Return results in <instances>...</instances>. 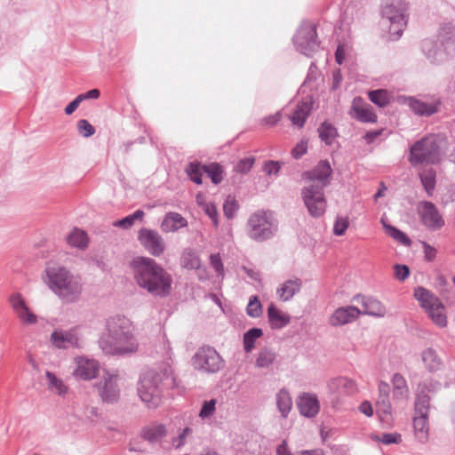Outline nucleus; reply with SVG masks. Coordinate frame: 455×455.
Returning <instances> with one entry per match:
<instances>
[{"instance_id":"obj_1","label":"nucleus","mask_w":455,"mask_h":455,"mask_svg":"<svg viewBox=\"0 0 455 455\" xmlns=\"http://www.w3.org/2000/svg\"><path fill=\"white\" fill-rule=\"evenodd\" d=\"M98 344L107 355L125 356L134 354L139 349L135 335V326L126 316L116 315L106 319L105 332Z\"/></svg>"},{"instance_id":"obj_2","label":"nucleus","mask_w":455,"mask_h":455,"mask_svg":"<svg viewBox=\"0 0 455 455\" xmlns=\"http://www.w3.org/2000/svg\"><path fill=\"white\" fill-rule=\"evenodd\" d=\"M136 283L156 297H166L171 293L172 275L155 259L139 256L131 262Z\"/></svg>"},{"instance_id":"obj_3","label":"nucleus","mask_w":455,"mask_h":455,"mask_svg":"<svg viewBox=\"0 0 455 455\" xmlns=\"http://www.w3.org/2000/svg\"><path fill=\"white\" fill-rule=\"evenodd\" d=\"M332 169L327 160L320 161L312 170L304 172L303 177L312 184L302 190V198L312 217L322 216L326 210L323 189L331 182Z\"/></svg>"},{"instance_id":"obj_4","label":"nucleus","mask_w":455,"mask_h":455,"mask_svg":"<svg viewBox=\"0 0 455 455\" xmlns=\"http://www.w3.org/2000/svg\"><path fill=\"white\" fill-rule=\"evenodd\" d=\"M177 387L173 370L167 365L161 371L148 370L143 372L138 385V395L147 407L156 408L162 403L164 391Z\"/></svg>"},{"instance_id":"obj_5","label":"nucleus","mask_w":455,"mask_h":455,"mask_svg":"<svg viewBox=\"0 0 455 455\" xmlns=\"http://www.w3.org/2000/svg\"><path fill=\"white\" fill-rule=\"evenodd\" d=\"M49 288L65 303L77 301L82 294L81 278L64 267H48L45 270Z\"/></svg>"},{"instance_id":"obj_6","label":"nucleus","mask_w":455,"mask_h":455,"mask_svg":"<svg viewBox=\"0 0 455 455\" xmlns=\"http://www.w3.org/2000/svg\"><path fill=\"white\" fill-rule=\"evenodd\" d=\"M278 228V223L272 212L259 210L253 212L247 221V233L250 238L263 242L272 238Z\"/></svg>"},{"instance_id":"obj_7","label":"nucleus","mask_w":455,"mask_h":455,"mask_svg":"<svg viewBox=\"0 0 455 455\" xmlns=\"http://www.w3.org/2000/svg\"><path fill=\"white\" fill-rule=\"evenodd\" d=\"M414 298L419 301V306L425 310L434 324L439 328L447 326L446 308L432 291L422 286H418L414 289Z\"/></svg>"},{"instance_id":"obj_8","label":"nucleus","mask_w":455,"mask_h":455,"mask_svg":"<svg viewBox=\"0 0 455 455\" xmlns=\"http://www.w3.org/2000/svg\"><path fill=\"white\" fill-rule=\"evenodd\" d=\"M407 9L408 4L404 0H387L382 4L381 15L389 22L388 32L393 40L400 38L406 27Z\"/></svg>"},{"instance_id":"obj_9","label":"nucleus","mask_w":455,"mask_h":455,"mask_svg":"<svg viewBox=\"0 0 455 455\" xmlns=\"http://www.w3.org/2000/svg\"><path fill=\"white\" fill-rule=\"evenodd\" d=\"M441 154L438 144L433 137H424L410 148L409 162L412 166L435 164L440 162Z\"/></svg>"},{"instance_id":"obj_10","label":"nucleus","mask_w":455,"mask_h":455,"mask_svg":"<svg viewBox=\"0 0 455 455\" xmlns=\"http://www.w3.org/2000/svg\"><path fill=\"white\" fill-rule=\"evenodd\" d=\"M293 43L297 51L306 56H312L319 48L315 25L303 22L293 37Z\"/></svg>"},{"instance_id":"obj_11","label":"nucleus","mask_w":455,"mask_h":455,"mask_svg":"<svg viewBox=\"0 0 455 455\" xmlns=\"http://www.w3.org/2000/svg\"><path fill=\"white\" fill-rule=\"evenodd\" d=\"M193 364L197 370L215 373L224 367L225 363L215 348L204 346L200 347L194 355Z\"/></svg>"},{"instance_id":"obj_12","label":"nucleus","mask_w":455,"mask_h":455,"mask_svg":"<svg viewBox=\"0 0 455 455\" xmlns=\"http://www.w3.org/2000/svg\"><path fill=\"white\" fill-rule=\"evenodd\" d=\"M50 340L58 349L82 347V337L77 326L68 330L56 329L51 334Z\"/></svg>"},{"instance_id":"obj_13","label":"nucleus","mask_w":455,"mask_h":455,"mask_svg":"<svg viewBox=\"0 0 455 455\" xmlns=\"http://www.w3.org/2000/svg\"><path fill=\"white\" fill-rule=\"evenodd\" d=\"M138 240L143 248L154 257H160L165 251V242L156 230L141 228L138 234Z\"/></svg>"},{"instance_id":"obj_14","label":"nucleus","mask_w":455,"mask_h":455,"mask_svg":"<svg viewBox=\"0 0 455 455\" xmlns=\"http://www.w3.org/2000/svg\"><path fill=\"white\" fill-rule=\"evenodd\" d=\"M312 100H306L297 103L290 102L285 108L284 116L291 122L293 126L300 129L304 126L312 110Z\"/></svg>"},{"instance_id":"obj_15","label":"nucleus","mask_w":455,"mask_h":455,"mask_svg":"<svg viewBox=\"0 0 455 455\" xmlns=\"http://www.w3.org/2000/svg\"><path fill=\"white\" fill-rule=\"evenodd\" d=\"M119 377L116 374L106 372L102 380L98 384L99 394L103 402L114 403L120 397V388L118 386Z\"/></svg>"},{"instance_id":"obj_16","label":"nucleus","mask_w":455,"mask_h":455,"mask_svg":"<svg viewBox=\"0 0 455 455\" xmlns=\"http://www.w3.org/2000/svg\"><path fill=\"white\" fill-rule=\"evenodd\" d=\"M419 213L422 223L430 230H438L444 225V220L436 206L431 202H421Z\"/></svg>"},{"instance_id":"obj_17","label":"nucleus","mask_w":455,"mask_h":455,"mask_svg":"<svg viewBox=\"0 0 455 455\" xmlns=\"http://www.w3.org/2000/svg\"><path fill=\"white\" fill-rule=\"evenodd\" d=\"M76 368L73 371V376L83 380H91L95 379L100 371V363L95 359L85 356H77L75 359Z\"/></svg>"},{"instance_id":"obj_18","label":"nucleus","mask_w":455,"mask_h":455,"mask_svg":"<svg viewBox=\"0 0 455 455\" xmlns=\"http://www.w3.org/2000/svg\"><path fill=\"white\" fill-rule=\"evenodd\" d=\"M10 304L19 320L24 324H34L37 316L28 308L20 293H14L10 297Z\"/></svg>"},{"instance_id":"obj_19","label":"nucleus","mask_w":455,"mask_h":455,"mask_svg":"<svg viewBox=\"0 0 455 455\" xmlns=\"http://www.w3.org/2000/svg\"><path fill=\"white\" fill-rule=\"evenodd\" d=\"M353 301L363 307L361 315H367L374 317H384L387 314V308L383 303L373 297L358 294L354 296Z\"/></svg>"},{"instance_id":"obj_20","label":"nucleus","mask_w":455,"mask_h":455,"mask_svg":"<svg viewBox=\"0 0 455 455\" xmlns=\"http://www.w3.org/2000/svg\"><path fill=\"white\" fill-rule=\"evenodd\" d=\"M327 390L333 396L349 395L357 391V386L351 379L336 377L328 381Z\"/></svg>"},{"instance_id":"obj_21","label":"nucleus","mask_w":455,"mask_h":455,"mask_svg":"<svg viewBox=\"0 0 455 455\" xmlns=\"http://www.w3.org/2000/svg\"><path fill=\"white\" fill-rule=\"evenodd\" d=\"M361 315V310L354 306L339 307L329 317L333 327L342 326L355 321Z\"/></svg>"},{"instance_id":"obj_22","label":"nucleus","mask_w":455,"mask_h":455,"mask_svg":"<svg viewBox=\"0 0 455 455\" xmlns=\"http://www.w3.org/2000/svg\"><path fill=\"white\" fill-rule=\"evenodd\" d=\"M440 386V383L433 380H426L423 383L419 384V388L421 389V393H424L425 390L430 392L435 390L436 387ZM430 406V397L427 395H419L415 401V412L418 416H427L428 417V411Z\"/></svg>"},{"instance_id":"obj_23","label":"nucleus","mask_w":455,"mask_h":455,"mask_svg":"<svg viewBox=\"0 0 455 455\" xmlns=\"http://www.w3.org/2000/svg\"><path fill=\"white\" fill-rule=\"evenodd\" d=\"M297 406L299 413L307 418L315 417L320 410L316 395L309 393H304L298 398Z\"/></svg>"},{"instance_id":"obj_24","label":"nucleus","mask_w":455,"mask_h":455,"mask_svg":"<svg viewBox=\"0 0 455 455\" xmlns=\"http://www.w3.org/2000/svg\"><path fill=\"white\" fill-rule=\"evenodd\" d=\"M355 117L363 123H376L377 116L370 104L363 102L361 99H355L352 105Z\"/></svg>"},{"instance_id":"obj_25","label":"nucleus","mask_w":455,"mask_h":455,"mask_svg":"<svg viewBox=\"0 0 455 455\" xmlns=\"http://www.w3.org/2000/svg\"><path fill=\"white\" fill-rule=\"evenodd\" d=\"M393 386L392 396L396 402H406L409 398V387L405 378L400 373H395L391 379Z\"/></svg>"},{"instance_id":"obj_26","label":"nucleus","mask_w":455,"mask_h":455,"mask_svg":"<svg viewBox=\"0 0 455 455\" xmlns=\"http://www.w3.org/2000/svg\"><path fill=\"white\" fill-rule=\"evenodd\" d=\"M376 411L379 420L386 426L392 424V408L390 395H379L376 402Z\"/></svg>"},{"instance_id":"obj_27","label":"nucleus","mask_w":455,"mask_h":455,"mask_svg":"<svg viewBox=\"0 0 455 455\" xmlns=\"http://www.w3.org/2000/svg\"><path fill=\"white\" fill-rule=\"evenodd\" d=\"M414 436L416 440L424 444L429 439L428 417L418 416L413 418Z\"/></svg>"},{"instance_id":"obj_28","label":"nucleus","mask_w":455,"mask_h":455,"mask_svg":"<svg viewBox=\"0 0 455 455\" xmlns=\"http://www.w3.org/2000/svg\"><path fill=\"white\" fill-rule=\"evenodd\" d=\"M188 221L178 212H169L162 221L161 228L164 232H175L180 228L187 227Z\"/></svg>"},{"instance_id":"obj_29","label":"nucleus","mask_w":455,"mask_h":455,"mask_svg":"<svg viewBox=\"0 0 455 455\" xmlns=\"http://www.w3.org/2000/svg\"><path fill=\"white\" fill-rule=\"evenodd\" d=\"M302 282L299 278H294L285 281L277 290V294L281 300L288 301L296 293L300 291Z\"/></svg>"},{"instance_id":"obj_30","label":"nucleus","mask_w":455,"mask_h":455,"mask_svg":"<svg viewBox=\"0 0 455 455\" xmlns=\"http://www.w3.org/2000/svg\"><path fill=\"white\" fill-rule=\"evenodd\" d=\"M267 316L272 329H282L290 323V315L282 313L274 304L267 308Z\"/></svg>"},{"instance_id":"obj_31","label":"nucleus","mask_w":455,"mask_h":455,"mask_svg":"<svg viewBox=\"0 0 455 455\" xmlns=\"http://www.w3.org/2000/svg\"><path fill=\"white\" fill-rule=\"evenodd\" d=\"M422 362L426 369L430 372L440 371L443 367V362L438 356L436 351L428 347L421 353Z\"/></svg>"},{"instance_id":"obj_32","label":"nucleus","mask_w":455,"mask_h":455,"mask_svg":"<svg viewBox=\"0 0 455 455\" xmlns=\"http://www.w3.org/2000/svg\"><path fill=\"white\" fill-rule=\"evenodd\" d=\"M276 406L283 419H287L292 408V399L286 388L280 389L276 395Z\"/></svg>"},{"instance_id":"obj_33","label":"nucleus","mask_w":455,"mask_h":455,"mask_svg":"<svg viewBox=\"0 0 455 455\" xmlns=\"http://www.w3.org/2000/svg\"><path fill=\"white\" fill-rule=\"evenodd\" d=\"M45 377L47 379V387L51 392H53L60 396H65L68 394V387L53 372L47 371L45 372Z\"/></svg>"},{"instance_id":"obj_34","label":"nucleus","mask_w":455,"mask_h":455,"mask_svg":"<svg viewBox=\"0 0 455 455\" xmlns=\"http://www.w3.org/2000/svg\"><path fill=\"white\" fill-rule=\"evenodd\" d=\"M166 434L165 427L163 424H150L144 427L141 430V436L143 439L151 443L156 442Z\"/></svg>"},{"instance_id":"obj_35","label":"nucleus","mask_w":455,"mask_h":455,"mask_svg":"<svg viewBox=\"0 0 455 455\" xmlns=\"http://www.w3.org/2000/svg\"><path fill=\"white\" fill-rule=\"evenodd\" d=\"M180 266L187 269H200L201 260L192 249H185L180 257Z\"/></svg>"},{"instance_id":"obj_36","label":"nucleus","mask_w":455,"mask_h":455,"mask_svg":"<svg viewBox=\"0 0 455 455\" xmlns=\"http://www.w3.org/2000/svg\"><path fill=\"white\" fill-rule=\"evenodd\" d=\"M408 105L415 114L419 116H431L437 111L435 106L413 98H409Z\"/></svg>"},{"instance_id":"obj_37","label":"nucleus","mask_w":455,"mask_h":455,"mask_svg":"<svg viewBox=\"0 0 455 455\" xmlns=\"http://www.w3.org/2000/svg\"><path fill=\"white\" fill-rule=\"evenodd\" d=\"M67 243L72 247L84 249L88 244L87 234L84 231L76 228L67 236Z\"/></svg>"},{"instance_id":"obj_38","label":"nucleus","mask_w":455,"mask_h":455,"mask_svg":"<svg viewBox=\"0 0 455 455\" xmlns=\"http://www.w3.org/2000/svg\"><path fill=\"white\" fill-rule=\"evenodd\" d=\"M205 164L199 162H191L186 168L185 172L188 177L196 184L201 185L203 183V173L204 172Z\"/></svg>"},{"instance_id":"obj_39","label":"nucleus","mask_w":455,"mask_h":455,"mask_svg":"<svg viewBox=\"0 0 455 455\" xmlns=\"http://www.w3.org/2000/svg\"><path fill=\"white\" fill-rule=\"evenodd\" d=\"M317 132L321 140L327 146H331L338 135L337 129L328 122L321 124Z\"/></svg>"},{"instance_id":"obj_40","label":"nucleus","mask_w":455,"mask_h":455,"mask_svg":"<svg viewBox=\"0 0 455 455\" xmlns=\"http://www.w3.org/2000/svg\"><path fill=\"white\" fill-rule=\"evenodd\" d=\"M419 179L428 196L433 195L435 188V172L428 169L419 173Z\"/></svg>"},{"instance_id":"obj_41","label":"nucleus","mask_w":455,"mask_h":455,"mask_svg":"<svg viewBox=\"0 0 455 455\" xmlns=\"http://www.w3.org/2000/svg\"><path fill=\"white\" fill-rule=\"evenodd\" d=\"M276 354L269 348H263L258 355L255 366L258 368H268L275 360Z\"/></svg>"},{"instance_id":"obj_42","label":"nucleus","mask_w":455,"mask_h":455,"mask_svg":"<svg viewBox=\"0 0 455 455\" xmlns=\"http://www.w3.org/2000/svg\"><path fill=\"white\" fill-rule=\"evenodd\" d=\"M204 173L207 174L212 183L218 185L223 180L224 170L220 164L211 163L209 164H205Z\"/></svg>"},{"instance_id":"obj_43","label":"nucleus","mask_w":455,"mask_h":455,"mask_svg":"<svg viewBox=\"0 0 455 455\" xmlns=\"http://www.w3.org/2000/svg\"><path fill=\"white\" fill-rule=\"evenodd\" d=\"M263 335V331L259 328H251L243 334V348L246 353L251 352L254 348L257 339Z\"/></svg>"},{"instance_id":"obj_44","label":"nucleus","mask_w":455,"mask_h":455,"mask_svg":"<svg viewBox=\"0 0 455 455\" xmlns=\"http://www.w3.org/2000/svg\"><path fill=\"white\" fill-rule=\"evenodd\" d=\"M381 221L383 223V227H384L386 233L389 236H391L393 239H395V241L399 242L400 243H402L403 245H409L411 243V240L403 232H402L401 230H399L398 228H396L394 226L386 224L383 221V220Z\"/></svg>"},{"instance_id":"obj_45","label":"nucleus","mask_w":455,"mask_h":455,"mask_svg":"<svg viewBox=\"0 0 455 455\" xmlns=\"http://www.w3.org/2000/svg\"><path fill=\"white\" fill-rule=\"evenodd\" d=\"M144 212L142 210H137L132 214L126 216L125 218L119 220L114 223L115 227L121 228L123 229H128L133 226L136 220H142Z\"/></svg>"},{"instance_id":"obj_46","label":"nucleus","mask_w":455,"mask_h":455,"mask_svg":"<svg viewBox=\"0 0 455 455\" xmlns=\"http://www.w3.org/2000/svg\"><path fill=\"white\" fill-rule=\"evenodd\" d=\"M216 404L217 399L215 398L204 401L198 413L199 418L203 420L211 419L216 411Z\"/></svg>"},{"instance_id":"obj_47","label":"nucleus","mask_w":455,"mask_h":455,"mask_svg":"<svg viewBox=\"0 0 455 455\" xmlns=\"http://www.w3.org/2000/svg\"><path fill=\"white\" fill-rule=\"evenodd\" d=\"M368 95L371 102L381 108L387 105L389 101L387 92L385 90L371 91Z\"/></svg>"},{"instance_id":"obj_48","label":"nucleus","mask_w":455,"mask_h":455,"mask_svg":"<svg viewBox=\"0 0 455 455\" xmlns=\"http://www.w3.org/2000/svg\"><path fill=\"white\" fill-rule=\"evenodd\" d=\"M239 208V204L237 201L235 200V196H228L224 204H223V212L225 216L228 219L234 218L235 212H237Z\"/></svg>"},{"instance_id":"obj_49","label":"nucleus","mask_w":455,"mask_h":455,"mask_svg":"<svg viewBox=\"0 0 455 455\" xmlns=\"http://www.w3.org/2000/svg\"><path fill=\"white\" fill-rule=\"evenodd\" d=\"M246 312L248 315L254 318L259 317L261 315L262 307L257 296H252L250 298Z\"/></svg>"},{"instance_id":"obj_50","label":"nucleus","mask_w":455,"mask_h":455,"mask_svg":"<svg viewBox=\"0 0 455 455\" xmlns=\"http://www.w3.org/2000/svg\"><path fill=\"white\" fill-rule=\"evenodd\" d=\"M255 159L252 156L245 157L237 162L235 166V172L245 174L251 171L254 164Z\"/></svg>"},{"instance_id":"obj_51","label":"nucleus","mask_w":455,"mask_h":455,"mask_svg":"<svg viewBox=\"0 0 455 455\" xmlns=\"http://www.w3.org/2000/svg\"><path fill=\"white\" fill-rule=\"evenodd\" d=\"M439 37L443 43H449L455 37V27L451 24L443 25L439 31Z\"/></svg>"},{"instance_id":"obj_52","label":"nucleus","mask_w":455,"mask_h":455,"mask_svg":"<svg viewBox=\"0 0 455 455\" xmlns=\"http://www.w3.org/2000/svg\"><path fill=\"white\" fill-rule=\"evenodd\" d=\"M192 434V429L187 427L182 429L178 436L172 438V444L175 449H180L187 443V438Z\"/></svg>"},{"instance_id":"obj_53","label":"nucleus","mask_w":455,"mask_h":455,"mask_svg":"<svg viewBox=\"0 0 455 455\" xmlns=\"http://www.w3.org/2000/svg\"><path fill=\"white\" fill-rule=\"evenodd\" d=\"M78 132L84 138L92 136L95 133L94 127L85 119L77 122Z\"/></svg>"},{"instance_id":"obj_54","label":"nucleus","mask_w":455,"mask_h":455,"mask_svg":"<svg viewBox=\"0 0 455 455\" xmlns=\"http://www.w3.org/2000/svg\"><path fill=\"white\" fill-rule=\"evenodd\" d=\"M210 264L219 276H224V266L220 253L212 254L210 256Z\"/></svg>"},{"instance_id":"obj_55","label":"nucleus","mask_w":455,"mask_h":455,"mask_svg":"<svg viewBox=\"0 0 455 455\" xmlns=\"http://www.w3.org/2000/svg\"><path fill=\"white\" fill-rule=\"evenodd\" d=\"M395 277L403 282L408 278L410 275V268L406 265L395 264L394 266Z\"/></svg>"},{"instance_id":"obj_56","label":"nucleus","mask_w":455,"mask_h":455,"mask_svg":"<svg viewBox=\"0 0 455 455\" xmlns=\"http://www.w3.org/2000/svg\"><path fill=\"white\" fill-rule=\"evenodd\" d=\"M205 214L212 220L213 225L215 227L218 226V211L214 204L209 203L208 204H205L204 207H202Z\"/></svg>"},{"instance_id":"obj_57","label":"nucleus","mask_w":455,"mask_h":455,"mask_svg":"<svg viewBox=\"0 0 455 455\" xmlns=\"http://www.w3.org/2000/svg\"><path fill=\"white\" fill-rule=\"evenodd\" d=\"M348 220L347 218H338L334 223L333 232L336 235H342L348 228Z\"/></svg>"},{"instance_id":"obj_58","label":"nucleus","mask_w":455,"mask_h":455,"mask_svg":"<svg viewBox=\"0 0 455 455\" xmlns=\"http://www.w3.org/2000/svg\"><path fill=\"white\" fill-rule=\"evenodd\" d=\"M375 438L384 444L399 443L401 442V435L399 434H383L380 437L376 436Z\"/></svg>"},{"instance_id":"obj_59","label":"nucleus","mask_w":455,"mask_h":455,"mask_svg":"<svg viewBox=\"0 0 455 455\" xmlns=\"http://www.w3.org/2000/svg\"><path fill=\"white\" fill-rule=\"evenodd\" d=\"M307 141L301 140L291 150V156L295 159H299L303 155H305L307 153Z\"/></svg>"},{"instance_id":"obj_60","label":"nucleus","mask_w":455,"mask_h":455,"mask_svg":"<svg viewBox=\"0 0 455 455\" xmlns=\"http://www.w3.org/2000/svg\"><path fill=\"white\" fill-rule=\"evenodd\" d=\"M263 169L267 175H276L280 171V164L276 161H268L265 163Z\"/></svg>"},{"instance_id":"obj_61","label":"nucleus","mask_w":455,"mask_h":455,"mask_svg":"<svg viewBox=\"0 0 455 455\" xmlns=\"http://www.w3.org/2000/svg\"><path fill=\"white\" fill-rule=\"evenodd\" d=\"M282 118V113L280 111L276 112L274 115L266 116L262 119V124L266 126H274Z\"/></svg>"},{"instance_id":"obj_62","label":"nucleus","mask_w":455,"mask_h":455,"mask_svg":"<svg viewBox=\"0 0 455 455\" xmlns=\"http://www.w3.org/2000/svg\"><path fill=\"white\" fill-rule=\"evenodd\" d=\"M423 248H424L425 258L428 261H432L436 256L435 248H434L433 246L429 245L427 243H423Z\"/></svg>"},{"instance_id":"obj_63","label":"nucleus","mask_w":455,"mask_h":455,"mask_svg":"<svg viewBox=\"0 0 455 455\" xmlns=\"http://www.w3.org/2000/svg\"><path fill=\"white\" fill-rule=\"evenodd\" d=\"M81 102H82L81 99L77 96L74 100H72L65 108L66 115L73 114L76 110V108L79 107Z\"/></svg>"},{"instance_id":"obj_64","label":"nucleus","mask_w":455,"mask_h":455,"mask_svg":"<svg viewBox=\"0 0 455 455\" xmlns=\"http://www.w3.org/2000/svg\"><path fill=\"white\" fill-rule=\"evenodd\" d=\"M341 81H342V75H341L340 69L334 70L332 72L331 88L333 90H337L339 87Z\"/></svg>"}]
</instances>
